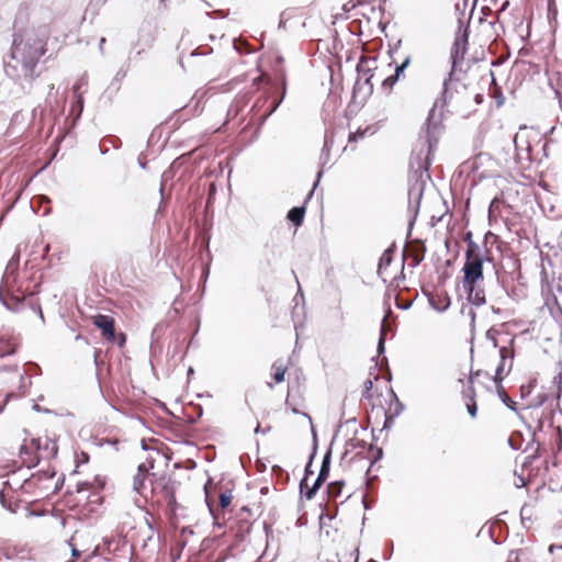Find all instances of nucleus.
I'll use <instances>...</instances> for the list:
<instances>
[{"label": "nucleus", "mask_w": 562, "mask_h": 562, "mask_svg": "<svg viewBox=\"0 0 562 562\" xmlns=\"http://www.w3.org/2000/svg\"><path fill=\"white\" fill-rule=\"evenodd\" d=\"M362 397L369 405V422L382 425L383 428H390L403 409L389 382L378 374L364 381Z\"/></svg>", "instance_id": "obj_1"}, {"label": "nucleus", "mask_w": 562, "mask_h": 562, "mask_svg": "<svg viewBox=\"0 0 562 562\" xmlns=\"http://www.w3.org/2000/svg\"><path fill=\"white\" fill-rule=\"evenodd\" d=\"M484 257L477 244L470 241L465 250V261L462 268V285L470 303L481 306L485 304V291L481 286L484 281Z\"/></svg>", "instance_id": "obj_2"}, {"label": "nucleus", "mask_w": 562, "mask_h": 562, "mask_svg": "<svg viewBox=\"0 0 562 562\" xmlns=\"http://www.w3.org/2000/svg\"><path fill=\"white\" fill-rule=\"evenodd\" d=\"M205 502L213 516L214 524L223 526L225 524V512L232 505L233 492L231 490H223L222 487L212 484L210 481L204 486Z\"/></svg>", "instance_id": "obj_3"}, {"label": "nucleus", "mask_w": 562, "mask_h": 562, "mask_svg": "<svg viewBox=\"0 0 562 562\" xmlns=\"http://www.w3.org/2000/svg\"><path fill=\"white\" fill-rule=\"evenodd\" d=\"M153 506L166 505L175 510L176 507V482L167 472H153Z\"/></svg>", "instance_id": "obj_4"}, {"label": "nucleus", "mask_w": 562, "mask_h": 562, "mask_svg": "<svg viewBox=\"0 0 562 562\" xmlns=\"http://www.w3.org/2000/svg\"><path fill=\"white\" fill-rule=\"evenodd\" d=\"M485 373L488 372L484 370H476L475 372H472L469 376L458 380V383L460 384V393L462 400L464 401L467 411L472 418H475L477 415V405L475 401L476 393L474 384L480 383L485 385L487 389H491V386L494 385L493 382H490L487 380Z\"/></svg>", "instance_id": "obj_5"}, {"label": "nucleus", "mask_w": 562, "mask_h": 562, "mask_svg": "<svg viewBox=\"0 0 562 562\" xmlns=\"http://www.w3.org/2000/svg\"><path fill=\"white\" fill-rule=\"evenodd\" d=\"M472 97L473 92L465 85L454 83L446 87L443 102L450 111L465 116L470 113Z\"/></svg>", "instance_id": "obj_6"}, {"label": "nucleus", "mask_w": 562, "mask_h": 562, "mask_svg": "<svg viewBox=\"0 0 562 562\" xmlns=\"http://www.w3.org/2000/svg\"><path fill=\"white\" fill-rule=\"evenodd\" d=\"M95 557L108 562H130L131 547L122 538H105L102 543L95 544Z\"/></svg>", "instance_id": "obj_7"}, {"label": "nucleus", "mask_w": 562, "mask_h": 562, "mask_svg": "<svg viewBox=\"0 0 562 562\" xmlns=\"http://www.w3.org/2000/svg\"><path fill=\"white\" fill-rule=\"evenodd\" d=\"M32 488H37L43 496H48L59 490V477L56 476L54 470L40 471L24 480L21 485V490L25 492H30Z\"/></svg>", "instance_id": "obj_8"}, {"label": "nucleus", "mask_w": 562, "mask_h": 562, "mask_svg": "<svg viewBox=\"0 0 562 562\" xmlns=\"http://www.w3.org/2000/svg\"><path fill=\"white\" fill-rule=\"evenodd\" d=\"M72 557L76 559L82 558L85 561L95 557L94 539L89 531L77 530L69 540Z\"/></svg>", "instance_id": "obj_9"}, {"label": "nucleus", "mask_w": 562, "mask_h": 562, "mask_svg": "<svg viewBox=\"0 0 562 562\" xmlns=\"http://www.w3.org/2000/svg\"><path fill=\"white\" fill-rule=\"evenodd\" d=\"M91 323L101 331L102 338L108 342H116L119 347H123L126 336L123 333L116 335L115 319L104 314H95L90 316Z\"/></svg>", "instance_id": "obj_10"}, {"label": "nucleus", "mask_w": 562, "mask_h": 562, "mask_svg": "<svg viewBox=\"0 0 562 562\" xmlns=\"http://www.w3.org/2000/svg\"><path fill=\"white\" fill-rule=\"evenodd\" d=\"M499 363L496 367L495 374L485 373L487 380L494 383L496 389L501 387L502 381L510 373L514 364V349L512 346L499 349Z\"/></svg>", "instance_id": "obj_11"}, {"label": "nucleus", "mask_w": 562, "mask_h": 562, "mask_svg": "<svg viewBox=\"0 0 562 562\" xmlns=\"http://www.w3.org/2000/svg\"><path fill=\"white\" fill-rule=\"evenodd\" d=\"M30 448L36 450V456L41 460H50L56 457L58 452V446L55 439L48 436L31 437Z\"/></svg>", "instance_id": "obj_12"}, {"label": "nucleus", "mask_w": 562, "mask_h": 562, "mask_svg": "<svg viewBox=\"0 0 562 562\" xmlns=\"http://www.w3.org/2000/svg\"><path fill=\"white\" fill-rule=\"evenodd\" d=\"M47 52V40L37 38L32 44H25L23 47L22 61L25 67L34 69L40 58Z\"/></svg>", "instance_id": "obj_13"}, {"label": "nucleus", "mask_w": 562, "mask_h": 562, "mask_svg": "<svg viewBox=\"0 0 562 562\" xmlns=\"http://www.w3.org/2000/svg\"><path fill=\"white\" fill-rule=\"evenodd\" d=\"M0 501L11 513H16L22 507L20 494L13 488L10 481L4 482V486L0 491Z\"/></svg>", "instance_id": "obj_14"}, {"label": "nucleus", "mask_w": 562, "mask_h": 562, "mask_svg": "<svg viewBox=\"0 0 562 562\" xmlns=\"http://www.w3.org/2000/svg\"><path fill=\"white\" fill-rule=\"evenodd\" d=\"M133 490L146 504H150L153 499V473L149 477L143 474H135L133 477Z\"/></svg>", "instance_id": "obj_15"}, {"label": "nucleus", "mask_w": 562, "mask_h": 562, "mask_svg": "<svg viewBox=\"0 0 562 562\" xmlns=\"http://www.w3.org/2000/svg\"><path fill=\"white\" fill-rule=\"evenodd\" d=\"M0 300L8 310H10L12 312H19L22 308V306L24 305L25 295L20 290H18L16 293L11 292L8 289L7 282H5L4 289L0 290Z\"/></svg>", "instance_id": "obj_16"}, {"label": "nucleus", "mask_w": 562, "mask_h": 562, "mask_svg": "<svg viewBox=\"0 0 562 562\" xmlns=\"http://www.w3.org/2000/svg\"><path fill=\"white\" fill-rule=\"evenodd\" d=\"M20 345V338L13 333L0 334V358L13 355Z\"/></svg>", "instance_id": "obj_17"}, {"label": "nucleus", "mask_w": 562, "mask_h": 562, "mask_svg": "<svg viewBox=\"0 0 562 562\" xmlns=\"http://www.w3.org/2000/svg\"><path fill=\"white\" fill-rule=\"evenodd\" d=\"M329 464H330V454L327 453L324 459H323V463H322V468H321V471L318 473V476L317 479L315 480V482L313 483V485L311 486L310 490H307L305 492V497L307 499H312L316 493V491L319 488V486L326 481V479L328 477V474H329Z\"/></svg>", "instance_id": "obj_18"}, {"label": "nucleus", "mask_w": 562, "mask_h": 562, "mask_svg": "<svg viewBox=\"0 0 562 562\" xmlns=\"http://www.w3.org/2000/svg\"><path fill=\"white\" fill-rule=\"evenodd\" d=\"M375 0H350L346 5L345 10L359 8L358 14L367 16V10L369 9L376 18L381 13V8L374 5Z\"/></svg>", "instance_id": "obj_19"}, {"label": "nucleus", "mask_w": 562, "mask_h": 562, "mask_svg": "<svg viewBox=\"0 0 562 562\" xmlns=\"http://www.w3.org/2000/svg\"><path fill=\"white\" fill-rule=\"evenodd\" d=\"M411 65V57H406L400 65H397L394 69V74L390 75L382 81V87L384 89L391 90L394 85L400 80L405 78V70Z\"/></svg>", "instance_id": "obj_20"}, {"label": "nucleus", "mask_w": 562, "mask_h": 562, "mask_svg": "<svg viewBox=\"0 0 562 562\" xmlns=\"http://www.w3.org/2000/svg\"><path fill=\"white\" fill-rule=\"evenodd\" d=\"M36 454V450L30 448V438H25L20 447V458L22 463L27 468L35 467L40 462Z\"/></svg>", "instance_id": "obj_21"}, {"label": "nucleus", "mask_w": 562, "mask_h": 562, "mask_svg": "<svg viewBox=\"0 0 562 562\" xmlns=\"http://www.w3.org/2000/svg\"><path fill=\"white\" fill-rule=\"evenodd\" d=\"M288 361H284V360H277L272 363L271 366V379H272V382H268V386L269 387H273L274 384H280L282 382H284L285 380V374L288 372Z\"/></svg>", "instance_id": "obj_22"}, {"label": "nucleus", "mask_w": 562, "mask_h": 562, "mask_svg": "<svg viewBox=\"0 0 562 562\" xmlns=\"http://www.w3.org/2000/svg\"><path fill=\"white\" fill-rule=\"evenodd\" d=\"M426 246L420 240H414L408 246V258L414 267L418 266L425 257Z\"/></svg>", "instance_id": "obj_23"}, {"label": "nucleus", "mask_w": 562, "mask_h": 562, "mask_svg": "<svg viewBox=\"0 0 562 562\" xmlns=\"http://www.w3.org/2000/svg\"><path fill=\"white\" fill-rule=\"evenodd\" d=\"M508 206L504 200L503 193L501 195L495 196L488 207V220L490 222H496L501 216L502 209Z\"/></svg>", "instance_id": "obj_24"}, {"label": "nucleus", "mask_w": 562, "mask_h": 562, "mask_svg": "<svg viewBox=\"0 0 562 562\" xmlns=\"http://www.w3.org/2000/svg\"><path fill=\"white\" fill-rule=\"evenodd\" d=\"M376 132V128L373 125H368L363 128L359 127L356 132H352L348 136V143H357L360 139L366 138L367 136H372Z\"/></svg>", "instance_id": "obj_25"}, {"label": "nucleus", "mask_w": 562, "mask_h": 562, "mask_svg": "<svg viewBox=\"0 0 562 562\" xmlns=\"http://www.w3.org/2000/svg\"><path fill=\"white\" fill-rule=\"evenodd\" d=\"M493 75V72H491ZM490 95L495 100L496 108H501L505 102V97L502 92L501 87L496 83L494 76H492L491 87H490Z\"/></svg>", "instance_id": "obj_26"}, {"label": "nucleus", "mask_w": 562, "mask_h": 562, "mask_svg": "<svg viewBox=\"0 0 562 562\" xmlns=\"http://www.w3.org/2000/svg\"><path fill=\"white\" fill-rule=\"evenodd\" d=\"M279 79L281 81V86H282V95L279 100H273L269 110L263 114V120L267 119L269 115H271L276 110L277 108L280 105L281 101L283 100L284 95H285V91H286V79H285V75L283 71L280 72L279 75Z\"/></svg>", "instance_id": "obj_27"}, {"label": "nucleus", "mask_w": 562, "mask_h": 562, "mask_svg": "<svg viewBox=\"0 0 562 562\" xmlns=\"http://www.w3.org/2000/svg\"><path fill=\"white\" fill-rule=\"evenodd\" d=\"M344 486V481H335L329 483L327 486L328 498L330 501H336L340 496Z\"/></svg>", "instance_id": "obj_28"}, {"label": "nucleus", "mask_w": 562, "mask_h": 562, "mask_svg": "<svg viewBox=\"0 0 562 562\" xmlns=\"http://www.w3.org/2000/svg\"><path fill=\"white\" fill-rule=\"evenodd\" d=\"M305 215V207H293L288 213V218L296 226L302 225Z\"/></svg>", "instance_id": "obj_29"}, {"label": "nucleus", "mask_w": 562, "mask_h": 562, "mask_svg": "<svg viewBox=\"0 0 562 562\" xmlns=\"http://www.w3.org/2000/svg\"><path fill=\"white\" fill-rule=\"evenodd\" d=\"M285 405L288 408L291 409V412L293 414H303V415H306L304 412H303V408L304 406L301 405L300 403L295 402V400L293 398V396L291 395L290 391L288 392V396H286V400H285Z\"/></svg>", "instance_id": "obj_30"}, {"label": "nucleus", "mask_w": 562, "mask_h": 562, "mask_svg": "<svg viewBox=\"0 0 562 562\" xmlns=\"http://www.w3.org/2000/svg\"><path fill=\"white\" fill-rule=\"evenodd\" d=\"M154 470V460L147 459L145 462H142L137 468L136 474H143L144 476L149 477Z\"/></svg>", "instance_id": "obj_31"}, {"label": "nucleus", "mask_w": 562, "mask_h": 562, "mask_svg": "<svg viewBox=\"0 0 562 562\" xmlns=\"http://www.w3.org/2000/svg\"><path fill=\"white\" fill-rule=\"evenodd\" d=\"M312 461L308 462V464L306 465L305 468V475L303 477V480L301 481V484H300V488H301V493H304L310 490V483H308V480H310V475L313 474V471H312Z\"/></svg>", "instance_id": "obj_32"}, {"label": "nucleus", "mask_w": 562, "mask_h": 562, "mask_svg": "<svg viewBox=\"0 0 562 562\" xmlns=\"http://www.w3.org/2000/svg\"><path fill=\"white\" fill-rule=\"evenodd\" d=\"M33 202H37L40 207H43V215H47L50 212V199L46 195H38L33 199Z\"/></svg>", "instance_id": "obj_33"}, {"label": "nucleus", "mask_w": 562, "mask_h": 562, "mask_svg": "<svg viewBox=\"0 0 562 562\" xmlns=\"http://www.w3.org/2000/svg\"><path fill=\"white\" fill-rule=\"evenodd\" d=\"M464 52H465L464 45L462 47H460V42L456 41L454 50L452 52V58H453L454 64L458 58H463Z\"/></svg>", "instance_id": "obj_34"}, {"label": "nucleus", "mask_w": 562, "mask_h": 562, "mask_svg": "<svg viewBox=\"0 0 562 562\" xmlns=\"http://www.w3.org/2000/svg\"><path fill=\"white\" fill-rule=\"evenodd\" d=\"M499 392L503 402L512 409H515L516 402L510 398V396L504 391V389L501 386L497 389Z\"/></svg>", "instance_id": "obj_35"}, {"label": "nucleus", "mask_w": 562, "mask_h": 562, "mask_svg": "<svg viewBox=\"0 0 562 562\" xmlns=\"http://www.w3.org/2000/svg\"><path fill=\"white\" fill-rule=\"evenodd\" d=\"M391 260H392L391 251L390 250L384 251L380 259L379 270H381L384 266L390 265Z\"/></svg>", "instance_id": "obj_36"}, {"label": "nucleus", "mask_w": 562, "mask_h": 562, "mask_svg": "<svg viewBox=\"0 0 562 562\" xmlns=\"http://www.w3.org/2000/svg\"><path fill=\"white\" fill-rule=\"evenodd\" d=\"M558 387V397L562 398V370L559 372L558 376L554 379Z\"/></svg>", "instance_id": "obj_37"}, {"label": "nucleus", "mask_w": 562, "mask_h": 562, "mask_svg": "<svg viewBox=\"0 0 562 562\" xmlns=\"http://www.w3.org/2000/svg\"><path fill=\"white\" fill-rule=\"evenodd\" d=\"M260 82H270V78L268 75L262 74L261 76L254 79V85L258 86Z\"/></svg>", "instance_id": "obj_38"}, {"label": "nucleus", "mask_w": 562, "mask_h": 562, "mask_svg": "<svg viewBox=\"0 0 562 562\" xmlns=\"http://www.w3.org/2000/svg\"><path fill=\"white\" fill-rule=\"evenodd\" d=\"M370 61L367 57H361L360 63L358 64V71H361V69L364 67L366 64Z\"/></svg>", "instance_id": "obj_39"}, {"label": "nucleus", "mask_w": 562, "mask_h": 562, "mask_svg": "<svg viewBox=\"0 0 562 562\" xmlns=\"http://www.w3.org/2000/svg\"><path fill=\"white\" fill-rule=\"evenodd\" d=\"M472 99L475 100L476 104H481L483 102V95L481 93H476V94L473 93Z\"/></svg>", "instance_id": "obj_40"}, {"label": "nucleus", "mask_w": 562, "mask_h": 562, "mask_svg": "<svg viewBox=\"0 0 562 562\" xmlns=\"http://www.w3.org/2000/svg\"><path fill=\"white\" fill-rule=\"evenodd\" d=\"M88 487H89L88 483H83V484L79 485L78 486V493L81 494V493L88 491Z\"/></svg>", "instance_id": "obj_41"}, {"label": "nucleus", "mask_w": 562, "mask_h": 562, "mask_svg": "<svg viewBox=\"0 0 562 562\" xmlns=\"http://www.w3.org/2000/svg\"><path fill=\"white\" fill-rule=\"evenodd\" d=\"M555 550H558V551H561V552H562V546L551 544V546L549 547V551H550L551 553H554V551H555Z\"/></svg>", "instance_id": "obj_42"}, {"label": "nucleus", "mask_w": 562, "mask_h": 562, "mask_svg": "<svg viewBox=\"0 0 562 562\" xmlns=\"http://www.w3.org/2000/svg\"><path fill=\"white\" fill-rule=\"evenodd\" d=\"M374 77H375V74H372L369 78H367V82H370V80H371L372 78H374Z\"/></svg>", "instance_id": "obj_43"}]
</instances>
